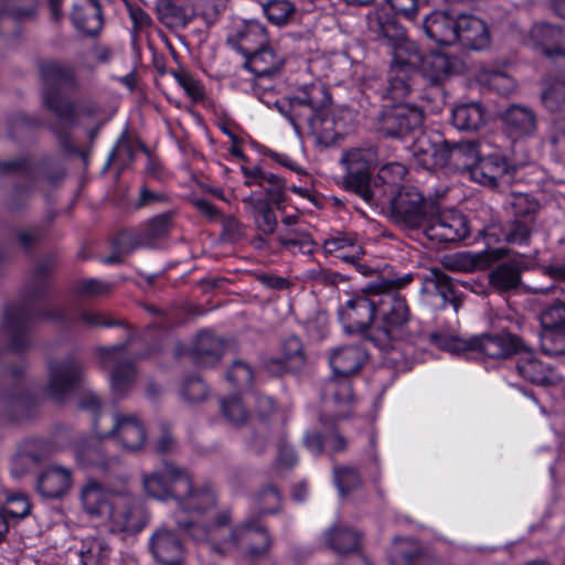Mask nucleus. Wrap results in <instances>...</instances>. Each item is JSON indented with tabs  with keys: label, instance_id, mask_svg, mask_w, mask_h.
<instances>
[{
	"label": "nucleus",
	"instance_id": "nucleus-1",
	"mask_svg": "<svg viewBox=\"0 0 565 565\" xmlns=\"http://www.w3.org/2000/svg\"><path fill=\"white\" fill-rule=\"evenodd\" d=\"M143 491L154 499L172 498L177 504L173 514L180 530L220 554L233 552L242 541L248 544L250 556L264 554L269 547V537L258 520L246 521L230 530L231 512L216 509V493L211 484L192 486L188 472L172 463L143 473Z\"/></svg>",
	"mask_w": 565,
	"mask_h": 565
},
{
	"label": "nucleus",
	"instance_id": "nucleus-2",
	"mask_svg": "<svg viewBox=\"0 0 565 565\" xmlns=\"http://www.w3.org/2000/svg\"><path fill=\"white\" fill-rule=\"evenodd\" d=\"M367 26L384 38L392 49L387 87L390 97L397 99L406 96L416 70L431 83H438L451 73L452 64L447 55L431 52L422 56L416 43L406 36L404 28L388 18L383 9L367 15Z\"/></svg>",
	"mask_w": 565,
	"mask_h": 565
},
{
	"label": "nucleus",
	"instance_id": "nucleus-3",
	"mask_svg": "<svg viewBox=\"0 0 565 565\" xmlns=\"http://www.w3.org/2000/svg\"><path fill=\"white\" fill-rule=\"evenodd\" d=\"M411 279V276H405L377 286L374 324L366 333L367 340L379 349L383 359L394 366L415 360V347L420 341L411 326V312L405 299L393 288H401Z\"/></svg>",
	"mask_w": 565,
	"mask_h": 565
},
{
	"label": "nucleus",
	"instance_id": "nucleus-4",
	"mask_svg": "<svg viewBox=\"0 0 565 565\" xmlns=\"http://www.w3.org/2000/svg\"><path fill=\"white\" fill-rule=\"evenodd\" d=\"M274 105L298 136L307 134L320 145L330 146L345 132L343 122L331 108L330 94L322 85H306L292 97L275 100Z\"/></svg>",
	"mask_w": 565,
	"mask_h": 565
},
{
	"label": "nucleus",
	"instance_id": "nucleus-5",
	"mask_svg": "<svg viewBox=\"0 0 565 565\" xmlns=\"http://www.w3.org/2000/svg\"><path fill=\"white\" fill-rule=\"evenodd\" d=\"M79 503L90 521L110 533L126 536L143 527L139 500L126 489L106 488L88 480L81 488Z\"/></svg>",
	"mask_w": 565,
	"mask_h": 565
},
{
	"label": "nucleus",
	"instance_id": "nucleus-6",
	"mask_svg": "<svg viewBox=\"0 0 565 565\" xmlns=\"http://www.w3.org/2000/svg\"><path fill=\"white\" fill-rule=\"evenodd\" d=\"M367 359L366 351L359 344L339 347L329 355L333 376L322 391L324 407L333 417L343 418L352 409L353 394L348 377L358 372Z\"/></svg>",
	"mask_w": 565,
	"mask_h": 565
},
{
	"label": "nucleus",
	"instance_id": "nucleus-7",
	"mask_svg": "<svg viewBox=\"0 0 565 565\" xmlns=\"http://www.w3.org/2000/svg\"><path fill=\"white\" fill-rule=\"evenodd\" d=\"M365 202L372 206L388 207L395 221L411 230L422 227L433 209L424 195L411 185L401 188L394 194L382 188L373 189Z\"/></svg>",
	"mask_w": 565,
	"mask_h": 565
},
{
	"label": "nucleus",
	"instance_id": "nucleus-8",
	"mask_svg": "<svg viewBox=\"0 0 565 565\" xmlns=\"http://www.w3.org/2000/svg\"><path fill=\"white\" fill-rule=\"evenodd\" d=\"M431 341L451 354L477 352L491 359H503L523 349L521 340L510 333L462 339L455 335L430 334Z\"/></svg>",
	"mask_w": 565,
	"mask_h": 565
},
{
	"label": "nucleus",
	"instance_id": "nucleus-9",
	"mask_svg": "<svg viewBox=\"0 0 565 565\" xmlns=\"http://www.w3.org/2000/svg\"><path fill=\"white\" fill-rule=\"evenodd\" d=\"M341 162L347 169L345 186L366 201L373 192L369 174L379 163L377 152L373 148L351 149L343 154Z\"/></svg>",
	"mask_w": 565,
	"mask_h": 565
},
{
	"label": "nucleus",
	"instance_id": "nucleus-10",
	"mask_svg": "<svg viewBox=\"0 0 565 565\" xmlns=\"http://www.w3.org/2000/svg\"><path fill=\"white\" fill-rule=\"evenodd\" d=\"M422 227L427 238L437 242L455 243L469 234L466 216L455 209L435 211L433 206Z\"/></svg>",
	"mask_w": 565,
	"mask_h": 565
},
{
	"label": "nucleus",
	"instance_id": "nucleus-11",
	"mask_svg": "<svg viewBox=\"0 0 565 565\" xmlns=\"http://www.w3.org/2000/svg\"><path fill=\"white\" fill-rule=\"evenodd\" d=\"M540 342L546 355L565 354V301H554L540 313Z\"/></svg>",
	"mask_w": 565,
	"mask_h": 565
},
{
	"label": "nucleus",
	"instance_id": "nucleus-12",
	"mask_svg": "<svg viewBox=\"0 0 565 565\" xmlns=\"http://www.w3.org/2000/svg\"><path fill=\"white\" fill-rule=\"evenodd\" d=\"M376 288L370 286L365 291L349 299L339 309V317L348 332H360L374 324L376 312Z\"/></svg>",
	"mask_w": 565,
	"mask_h": 565
},
{
	"label": "nucleus",
	"instance_id": "nucleus-13",
	"mask_svg": "<svg viewBox=\"0 0 565 565\" xmlns=\"http://www.w3.org/2000/svg\"><path fill=\"white\" fill-rule=\"evenodd\" d=\"M406 149L414 162L427 170L443 167L448 162L449 145L440 134L435 131L422 132L406 146Z\"/></svg>",
	"mask_w": 565,
	"mask_h": 565
},
{
	"label": "nucleus",
	"instance_id": "nucleus-14",
	"mask_svg": "<svg viewBox=\"0 0 565 565\" xmlns=\"http://www.w3.org/2000/svg\"><path fill=\"white\" fill-rule=\"evenodd\" d=\"M423 111L416 106L402 104L387 109L381 118V130L391 137L406 138L423 122Z\"/></svg>",
	"mask_w": 565,
	"mask_h": 565
},
{
	"label": "nucleus",
	"instance_id": "nucleus-15",
	"mask_svg": "<svg viewBox=\"0 0 565 565\" xmlns=\"http://www.w3.org/2000/svg\"><path fill=\"white\" fill-rule=\"evenodd\" d=\"M150 550L162 565H180L184 548L178 536L167 526L159 527L150 537Z\"/></svg>",
	"mask_w": 565,
	"mask_h": 565
},
{
	"label": "nucleus",
	"instance_id": "nucleus-16",
	"mask_svg": "<svg viewBox=\"0 0 565 565\" xmlns=\"http://www.w3.org/2000/svg\"><path fill=\"white\" fill-rule=\"evenodd\" d=\"M114 436L121 447L128 451L139 450L146 441L142 424L132 415H114V427L107 433ZM103 436H106L104 434Z\"/></svg>",
	"mask_w": 565,
	"mask_h": 565
},
{
	"label": "nucleus",
	"instance_id": "nucleus-17",
	"mask_svg": "<svg viewBox=\"0 0 565 565\" xmlns=\"http://www.w3.org/2000/svg\"><path fill=\"white\" fill-rule=\"evenodd\" d=\"M516 369L525 380L539 385H556L562 381V375L548 364L536 359L532 351L519 352Z\"/></svg>",
	"mask_w": 565,
	"mask_h": 565
},
{
	"label": "nucleus",
	"instance_id": "nucleus-18",
	"mask_svg": "<svg viewBox=\"0 0 565 565\" xmlns=\"http://www.w3.org/2000/svg\"><path fill=\"white\" fill-rule=\"evenodd\" d=\"M509 170L510 164L502 153L483 152V157L479 158L477 164L471 168L469 179L487 186H495Z\"/></svg>",
	"mask_w": 565,
	"mask_h": 565
},
{
	"label": "nucleus",
	"instance_id": "nucleus-19",
	"mask_svg": "<svg viewBox=\"0 0 565 565\" xmlns=\"http://www.w3.org/2000/svg\"><path fill=\"white\" fill-rule=\"evenodd\" d=\"M82 367L77 362L63 361L50 365V379L46 392L54 398L66 394L79 381Z\"/></svg>",
	"mask_w": 565,
	"mask_h": 565
},
{
	"label": "nucleus",
	"instance_id": "nucleus-20",
	"mask_svg": "<svg viewBox=\"0 0 565 565\" xmlns=\"http://www.w3.org/2000/svg\"><path fill=\"white\" fill-rule=\"evenodd\" d=\"M245 56L246 67L259 78L258 81L263 77H268L275 74L282 65V57L269 45L256 49L255 51L245 54ZM257 88H263L265 90V95L269 87L257 82L255 87L256 94Z\"/></svg>",
	"mask_w": 565,
	"mask_h": 565
},
{
	"label": "nucleus",
	"instance_id": "nucleus-21",
	"mask_svg": "<svg viewBox=\"0 0 565 565\" xmlns=\"http://www.w3.org/2000/svg\"><path fill=\"white\" fill-rule=\"evenodd\" d=\"M423 29L427 38L439 45H452L459 40L457 19L443 11L426 17Z\"/></svg>",
	"mask_w": 565,
	"mask_h": 565
},
{
	"label": "nucleus",
	"instance_id": "nucleus-22",
	"mask_svg": "<svg viewBox=\"0 0 565 565\" xmlns=\"http://www.w3.org/2000/svg\"><path fill=\"white\" fill-rule=\"evenodd\" d=\"M73 484L72 471L62 466L47 467L38 479L39 492L50 499L66 494Z\"/></svg>",
	"mask_w": 565,
	"mask_h": 565
},
{
	"label": "nucleus",
	"instance_id": "nucleus-23",
	"mask_svg": "<svg viewBox=\"0 0 565 565\" xmlns=\"http://www.w3.org/2000/svg\"><path fill=\"white\" fill-rule=\"evenodd\" d=\"M459 40L471 50H483L490 44V34L486 23L473 15L462 14L457 18Z\"/></svg>",
	"mask_w": 565,
	"mask_h": 565
},
{
	"label": "nucleus",
	"instance_id": "nucleus-24",
	"mask_svg": "<svg viewBox=\"0 0 565 565\" xmlns=\"http://www.w3.org/2000/svg\"><path fill=\"white\" fill-rule=\"evenodd\" d=\"M502 119L512 138L531 136L536 128L535 115L530 108L523 106H511L504 111Z\"/></svg>",
	"mask_w": 565,
	"mask_h": 565
},
{
	"label": "nucleus",
	"instance_id": "nucleus-25",
	"mask_svg": "<svg viewBox=\"0 0 565 565\" xmlns=\"http://www.w3.org/2000/svg\"><path fill=\"white\" fill-rule=\"evenodd\" d=\"M72 21L76 29L87 35H95L103 25L100 7L96 0H85L83 6H74Z\"/></svg>",
	"mask_w": 565,
	"mask_h": 565
},
{
	"label": "nucleus",
	"instance_id": "nucleus-26",
	"mask_svg": "<svg viewBox=\"0 0 565 565\" xmlns=\"http://www.w3.org/2000/svg\"><path fill=\"white\" fill-rule=\"evenodd\" d=\"M323 249L327 254L334 255L347 263H354L363 255V248L358 239L349 234L326 239Z\"/></svg>",
	"mask_w": 565,
	"mask_h": 565
},
{
	"label": "nucleus",
	"instance_id": "nucleus-27",
	"mask_svg": "<svg viewBox=\"0 0 565 565\" xmlns=\"http://www.w3.org/2000/svg\"><path fill=\"white\" fill-rule=\"evenodd\" d=\"M223 341L209 331H203L198 334L193 347L192 353L195 360L204 365L216 362L223 353Z\"/></svg>",
	"mask_w": 565,
	"mask_h": 565
},
{
	"label": "nucleus",
	"instance_id": "nucleus-28",
	"mask_svg": "<svg viewBox=\"0 0 565 565\" xmlns=\"http://www.w3.org/2000/svg\"><path fill=\"white\" fill-rule=\"evenodd\" d=\"M483 152L481 145L475 141H462L449 147L448 160L454 162L458 169L465 170L470 178L471 168L477 164Z\"/></svg>",
	"mask_w": 565,
	"mask_h": 565
},
{
	"label": "nucleus",
	"instance_id": "nucleus-29",
	"mask_svg": "<svg viewBox=\"0 0 565 565\" xmlns=\"http://www.w3.org/2000/svg\"><path fill=\"white\" fill-rule=\"evenodd\" d=\"M452 122L459 130H477L484 122V110L478 103H466L452 109Z\"/></svg>",
	"mask_w": 565,
	"mask_h": 565
},
{
	"label": "nucleus",
	"instance_id": "nucleus-30",
	"mask_svg": "<svg viewBox=\"0 0 565 565\" xmlns=\"http://www.w3.org/2000/svg\"><path fill=\"white\" fill-rule=\"evenodd\" d=\"M284 223L287 228L286 231L280 230L278 235L281 245L291 253H310L313 243L306 232L292 226L296 220L287 217Z\"/></svg>",
	"mask_w": 565,
	"mask_h": 565
},
{
	"label": "nucleus",
	"instance_id": "nucleus-31",
	"mask_svg": "<svg viewBox=\"0 0 565 565\" xmlns=\"http://www.w3.org/2000/svg\"><path fill=\"white\" fill-rule=\"evenodd\" d=\"M305 364L301 342L298 338H290L285 344V351L279 360H273L268 364L271 372L290 371L296 372Z\"/></svg>",
	"mask_w": 565,
	"mask_h": 565
},
{
	"label": "nucleus",
	"instance_id": "nucleus-32",
	"mask_svg": "<svg viewBox=\"0 0 565 565\" xmlns=\"http://www.w3.org/2000/svg\"><path fill=\"white\" fill-rule=\"evenodd\" d=\"M531 234V222L527 220H515L514 222L505 225L501 230V235L497 234V226L490 225L484 230V235L488 237H495L497 241H505L511 244H525L527 243Z\"/></svg>",
	"mask_w": 565,
	"mask_h": 565
},
{
	"label": "nucleus",
	"instance_id": "nucleus-33",
	"mask_svg": "<svg viewBox=\"0 0 565 565\" xmlns=\"http://www.w3.org/2000/svg\"><path fill=\"white\" fill-rule=\"evenodd\" d=\"M406 175V168L398 162H391L383 166L376 178L371 181V189L382 188L394 194L401 189V182Z\"/></svg>",
	"mask_w": 565,
	"mask_h": 565
},
{
	"label": "nucleus",
	"instance_id": "nucleus-34",
	"mask_svg": "<svg viewBox=\"0 0 565 565\" xmlns=\"http://www.w3.org/2000/svg\"><path fill=\"white\" fill-rule=\"evenodd\" d=\"M244 54L254 51V47L267 46L268 38L266 28L257 20L245 21L238 32Z\"/></svg>",
	"mask_w": 565,
	"mask_h": 565
},
{
	"label": "nucleus",
	"instance_id": "nucleus-35",
	"mask_svg": "<svg viewBox=\"0 0 565 565\" xmlns=\"http://www.w3.org/2000/svg\"><path fill=\"white\" fill-rule=\"evenodd\" d=\"M262 8L267 20L277 26L290 24L297 15L296 6L290 0H268Z\"/></svg>",
	"mask_w": 565,
	"mask_h": 565
},
{
	"label": "nucleus",
	"instance_id": "nucleus-36",
	"mask_svg": "<svg viewBox=\"0 0 565 565\" xmlns=\"http://www.w3.org/2000/svg\"><path fill=\"white\" fill-rule=\"evenodd\" d=\"M326 543L340 553L355 550L359 546V535L347 529L334 526L326 533Z\"/></svg>",
	"mask_w": 565,
	"mask_h": 565
},
{
	"label": "nucleus",
	"instance_id": "nucleus-37",
	"mask_svg": "<svg viewBox=\"0 0 565 565\" xmlns=\"http://www.w3.org/2000/svg\"><path fill=\"white\" fill-rule=\"evenodd\" d=\"M110 554V547L103 540L88 539L79 552L83 565H104Z\"/></svg>",
	"mask_w": 565,
	"mask_h": 565
},
{
	"label": "nucleus",
	"instance_id": "nucleus-38",
	"mask_svg": "<svg viewBox=\"0 0 565 565\" xmlns=\"http://www.w3.org/2000/svg\"><path fill=\"white\" fill-rule=\"evenodd\" d=\"M419 548L414 541L396 539L390 551V565H414Z\"/></svg>",
	"mask_w": 565,
	"mask_h": 565
},
{
	"label": "nucleus",
	"instance_id": "nucleus-39",
	"mask_svg": "<svg viewBox=\"0 0 565 565\" xmlns=\"http://www.w3.org/2000/svg\"><path fill=\"white\" fill-rule=\"evenodd\" d=\"M303 441L308 450L313 455L320 454L323 445L333 452L341 451L345 447L344 438L337 433H331L323 439L318 433L306 434Z\"/></svg>",
	"mask_w": 565,
	"mask_h": 565
},
{
	"label": "nucleus",
	"instance_id": "nucleus-40",
	"mask_svg": "<svg viewBox=\"0 0 565 565\" xmlns=\"http://www.w3.org/2000/svg\"><path fill=\"white\" fill-rule=\"evenodd\" d=\"M490 280L501 291L512 289L520 282V268L514 264H502L491 273Z\"/></svg>",
	"mask_w": 565,
	"mask_h": 565
},
{
	"label": "nucleus",
	"instance_id": "nucleus-41",
	"mask_svg": "<svg viewBox=\"0 0 565 565\" xmlns=\"http://www.w3.org/2000/svg\"><path fill=\"white\" fill-rule=\"evenodd\" d=\"M478 81L499 92L500 94H510L515 88V82L510 76L501 72L482 71L478 75Z\"/></svg>",
	"mask_w": 565,
	"mask_h": 565
},
{
	"label": "nucleus",
	"instance_id": "nucleus-42",
	"mask_svg": "<svg viewBox=\"0 0 565 565\" xmlns=\"http://www.w3.org/2000/svg\"><path fill=\"white\" fill-rule=\"evenodd\" d=\"M31 510V504L26 495L22 493H14L7 498L6 504L3 509L0 511L6 515L9 520L11 519H22L25 518Z\"/></svg>",
	"mask_w": 565,
	"mask_h": 565
},
{
	"label": "nucleus",
	"instance_id": "nucleus-43",
	"mask_svg": "<svg viewBox=\"0 0 565 565\" xmlns=\"http://www.w3.org/2000/svg\"><path fill=\"white\" fill-rule=\"evenodd\" d=\"M542 98L548 109H558L565 102V81L562 79L546 84Z\"/></svg>",
	"mask_w": 565,
	"mask_h": 565
},
{
	"label": "nucleus",
	"instance_id": "nucleus-44",
	"mask_svg": "<svg viewBox=\"0 0 565 565\" xmlns=\"http://www.w3.org/2000/svg\"><path fill=\"white\" fill-rule=\"evenodd\" d=\"M509 204L516 216H522L524 220L530 222V215L533 214L539 207L537 202L524 193L512 194Z\"/></svg>",
	"mask_w": 565,
	"mask_h": 565
},
{
	"label": "nucleus",
	"instance_id": "nucleus-45",
	"mask_svg": "<svg viewBox=\"0 0 565 565\" xmlns=\"http://www.w3.org/2000/svg\"><path fill=\"white\" fill-rule=\"evenodd\" d=\"M252 379L253 372L250 367L243 362H235L227 372L228 382L241 390L249 388Z\"/></svg>",
	"mask_w": 565,
	"mask_h": 565
},
{
	"label": "nucleus",
	"instance_id": "nucleus-46",
	"mask_svg": "<svg viewBox=\"0 0 565 565\" xmlns=\"http://www.w3.org/2000/svg\"><path fill=\"white\" fill-rule=\"evenodd\" d=\"M254 217L258 228L262 232H274L277 225V218L274 211L267 205V203L259 202L254 206Z\"/></svg>",
	"mask_w": 565,
	"mask_h": 565
},
{
	"label": "nucleus",
	"instance_id": "nucleus-47",
	"mask_svg": "<svg viewBox=\"0 0 565 565\" xmlns=\"http://www.w3.org/2000/svg\"><path fill=\"white\" fill-rule=\"evenodd\" d=\"M334 482L341 497L360 483L359 476L352 468L341 467L334 469Z\"/></svg>",
	"mask_w": 565,
	"mask_h": 565
},
{
	"label": "nucleus",
	"instance_id": "nucleus-48",
	"mask_svg": "<svg viewBox=\"0 0 565 565\" xmlns=\"http://www.w3.org/2000/svg\"><path fill=\"white\" fill-rule=\"evenodd\" d=\"M561 34L562 31L558 28L546 23L536 24L531 31L534 44L540 46L557 42L561 39Z\"/></svg>",
	"mask_w": 565,
	"mask_h": 565
},
{
	"label": "nucleus",
	"instance_id": "nucleus-49",
	"mask_svg": "<svg viewBox=\"0 0 565 565\" xmlns=\"http://www.w3.org/2000/svg\"><path fill=\"white\" fill-rule=\"evenodd\" d=\"M222 412L235 425L242 424L246 419V411L236 395L222 401Z\"/></svg>",
	"mask_w": 565,
	"mask_h": 565
},
{
	"label": "nucleus",
	"instance_id": "nucleus-50",
	"mask_svg": "<svg viewBox=\"0 0 565 565\" xmlns=\"http://www.w3.org/2000/svg\"><path fill=\"white\" fill-rule=\"evenodd\" d=\"M245 177V184L248 186L259 185L265 188L266 184H276L277 178L271 173H265L259 167H242Z\"/></svg>",
	"mask_w": 565,
	"mask_h": 565
},
{
	"label": "nucleus",
	"instance_id": "nucleus-51",
	"mask_svg": "<svg viewBox=\"0 0 565 565\" xmlns=\"http://www.w3.org/2000/svg\"><path fill=\"white\" fill-rule=\"evenodd\" d=\"M175 79L193 100H198L203 97L204 93L202 85L189 73L179 72L175 74Z\"/></svg>",
	"mask_w": 565,
	"mask_h": 565
},
{
	"label": "nucleus",
	"instance_id": "nucleus-52",
	"mask_svg": "<svg viewBox=\"0 0 565 565\" xmlns=\"http://www.w3.org/2000/svg\"><path fill=\"white\" fill-rule=\"evenodd\" d=\"M135 371L129 363L118 365L111 373L110 382L115 391H120L126 384L132 382Z\"/></svg>",
	"mask_w": 565,
	"mask_h": 565
},
{
	"label": "nucleus",
	"instance_id": "nucleus-53",
	"mask_svg": "<svg viewBox=\"0 0 565 565\" xmlns=\"http://www.w3.org/2000/svg\"><path fill=\"white\" fill-rule=\"evenodd\" d=\"M206 395L204 383L199 379L189 380L182 388V396L191 402L203 399Z\"/></svg>",
	"mask_w": 565,
	"mask_h": 565
},
{
	"label": "nucleus",
	"instance_id": "nucleus-54",
	"mask_svg": "<svg viewBox=\"0 0 565 565\" xmlns=\"http://www.w3.org/2000/svg\"><path fill=\"white\" fill-rule=\"evenodd\" d=\"M109 285L98 279H87L81 284V291L86 295L97 296L109 290Z\"/></svg>",
	"mask_w": 565,
	"mask_h": 565
},
{
	"label": "nucleus",
	"instance_id": "nucleus-55",
	"mask_svg": "<svg viewBox=\"0 0 565 565\" xmlns=\"http://www.w3.org/2000/svg\"><path fill=\"white\" fill-rule=\"evenodd\" d=\"M170 218L168 215H160L152 218L148 226L149 235L153 237L164 235L169 230Z\"/></svg>",
	"mask_w": 565,
	"mask_h": 565
},
{
	"label": "nucleus",
	"instance_id": "nucleus-56",
	"mask_svg": "<svg viewBox=\"0 0 565 565\" xmlns=\"http://www.w3.org/2000/svg\"><path fill=\"white\" fill-rule=\"evenodd\" d=\"M278 462L286 468H291L297 463V455L292 447L287 444L279 446Z\"/></svg>",
	"mask_w": 565,
	"mask_h": 565
},
{
	"label": "nucleus",
	"instance_id": "nucleus-57",
	"mask_svg": "<svg viewBox=\"0 0 565 565\" xmlns=\"http://www.w3.org/2000/svg\"><path fill=\"white\" fill-rule=\"evenodd\" d=\"M438 292L440 294V296L444 298L445 301H452L455 296H454V286L451 284V281H449L445 276L443 277H438Z\"/></svg>",
	"mask_w": 565,
	"mask_h": 565
},
{
	"label": "nucleus",
	"instance_id": "nucleus-58",
	"mask_svg": "<svg viewBox=\"0 0 565 565\" xmlns=\"http://www.w3.org/2000/svg\"><path fill=\"white\" fill-rule=\"evenodd\" d=\"M551 141L559 151L565 152V130L562 127H555Z\"/></svg>",
	"mask_w": 565,
	"mask_h": 565
},
{
	"label": "nucleus",
	"instance_id": "nucleus-59",
	"mask_svg": "<svg viewBox=\"0 0 565 565\" xmlns=\"http://www.w3.org/2000/svg\"><path fill=\"white\" fill-rule=\"evenodd\" d=\"M271 158L280 163L281 166L289 168L290 170L299 171L298 164L287 154L285 153H273Z\"/></svg>",
	"mask_w": 565,
	"mask_h": 565
},
{
	"label": "nucleus",
	"instance_id": "nucleus-60",
	"mask_svg": "<svg viewBox=\"0 0 565 565\" xmlns=\"http://www.w3.org/2000/svg\"><path fill=\"white\" fill-rule=\"evenodd\" d=\"M195 206L198 207V210L201 213H203L204 215H206L209 217H214L216 215L215 207L209 201L196 200L195 201Z\"/></svg>",
	"mask_w": 565,
	"mask_h": 565
},
{
	"label": "nucleus",
	"instance_id": "nucleus-61",
	"mask_svg": "<svg viewBox=\"0 0 565 565\" xmlns=\"http://www.w3.org/2000/svg\"><path fill=\"white\" fill-rule=\"evenodd\" d=\"M130 17L134 20V22L137 25H145L149 22V17L146 14V12L139 8L137 9H130Z\"/></svg>",
	"mask_w": 565,
	"mask_h": 565
},
{
	"label": "nucleus",
	"instance_id": "nucleus-62",
	"mask_svg": "<svg viewBox=\"0 0 565 565\" xmlns=\"http://www.w3.org/2000/svg\"><path fill=\"white\" fill-rule=\"evenodd\" d=\"M551 425L556 434L565 436V416L555 415L552 418Z\"/></svg>",
	"mask_w": 565,
	"mask_h": 565
},
{
	"label": "nucleus",
	"instance_id": "nucleus-63",
	"mask_svg": "<svg viewBox=\"0 0 565 565\" xmlns=\"http://www.w3.org/2000/svg\"><path fill=\"white\" fill-rule=\"evenodd\" d=\"M262 500L266 503H270L273 505H276L279 503L280 497L277 490L275 489H268L262 494Z\"/></svg>",
	"mask_w": 565,
	"mask_h": 565
},
{
	"label": "nucleus",
	"instance_id": "nucleus-64",
	"mask_svg": "<svg viewBox=\"0 0 565 565\" xmlns=\"http://www.w3.org/2000/svg\"><path fill=\"white\" fill-rule=\"evenodd\" d=\"M99 406V399L94 393H88L82 402L83 408H92L93 411Z\"/></svg>",
	"mask_w": 565,
	"mask_h": 565
}]
</instances>
